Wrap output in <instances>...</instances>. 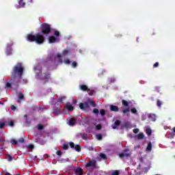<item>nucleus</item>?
Masks as SVG:
<instances>
[{"instance_id": "nucleus-1", "label": "nucleus", "mask_w": 175, "mask_h": 175, "mask_svg": "<svg viewBox=\"0 0 175 175\" xmlns=\"http://www.w3.org/2000/svg\"><path fill=\"white\" fill-rule=\"evenodd\" d=\"M27 39L29 42H36L38 44H42L44 42V37L40 34H37L36 36L29 34Z\"/></svg>"}, {"instance_id": "nucleus-2", "label": "nucleus", "mask_w": 175, "mask_h": 175, "mask_svg": "<svg viewBox=\"0 0 175 175\" xmlns=\"http://www.w3.org/2000/svg\"><path fill=\"white\" fill-rule=\"evenodd\" d=\"M95 107V103L91 100H88L87 103H80L79 107L81 110H88L90 107V105Z\"/></svg>"}, {"instance_id": "nucleus-3", "label": "nucleus", "mask_w": 175, "mask_h": 175, "mask_svg": "<svg viewBox=\"0 0 175 175\" xmlns=\"http://www.w3.org/2000/svg\"><path fill=\"white\" fill-rule=\"evenodd\" d=\"M13 75L15 76L17 75V76H19V77L23 76V66H21V64L18 63L14 66Z\"/></svg>"}, {"instance_id": "nucleus-4", "label": "nucleus", "mask_w": 175, "mask_h": 175, "mask_svg": "<svg viewBox=\"0 0 175 175\" xmlns=\"http://www.w3.org/2000/svg\"><path fill=\"white\" fill-rule=\"evenodd\" d=\"M42 33H50V25L47 24H43L42 25Z\"/></svg>"}, {"instance_id": "nucleus-5", "label": "nucleus", "mask_w": 175, "mask_h": 175, "mask_svg": "<svg viewBox=\"0 0 175 175\" xmlns=\"http://www.w3.org/2000/svg\"><path fill=\"white\" fill-rule=\"evenodd\" d=\"M70 146L71 148H75V150L76 151H78V152H80L81 150V148H80V146L79 145L75 146V144H73V142H70Z\"/></svg>"}, {"instance_id": "nucleus-6", "label": "nucleus", "mask_w": 175, "mask_h": 175, "mask_svg": "<svg viewBox=\"0 0 175 175\" xmlns=\"http://www.w3.org/2000/svg\"><path fill=\"white\" fill-rule=\"evenodd\" d=\"M96 165V161L95 160L90 161L87 165L86 167H94Z\"/></svg>"}, {"instance_id": "nucleus-7", "label": "nucleus", "mask_w": 175, "mask_h": 175, "mask_svg": "<svg viewBox=\"0 0 175 175\" xmlns=\"http://www.w3.org/2000/svg\"><path fill=\"white\" fill-rule=\"evenodd\" d=\"M130 153L129 150H124V152L122 154H120V158H124V157H129Z\"/></svg>"}, {"instance_id": "nucleus-8", "label": "nucleus", "mask_w": 175, "mask_h": 175, "mask_svg": "<svg viewBox=\"0 0 175 175\" xmlns=\"http://www.w3.org/2000/svg\"><path fill=\"white\" fill-rule=\"evenodd\" d=\"M65 107H66L69 111H71L72 110H73V106H72V105H70V103H67V104H66Z\"/></svg>"}, {"instance_id": "nucleus-9", "label": "nucleus", "mask_w": 175, "mask_h": 175, "mask_svg": "<svg viewBox=\"0 0 175 175\" xmlns=\"http://www.w3.org/2000/svg\"><path fill=\"white\" fill-rule=\"evenodd\" d=\"M75 122H76V120L74 118H71L68 120V124L70 126H72V125H75Z\"/></svg>"}, {"instance_id": "nucleus-10", "label": "nucleus", "mask_w": 175, "mask_h": 175, "mask_svg": "<svg viewBox=\"0 0 175 175\" xmlns=\"http://www.w3.org/2000/svg\"><path fill=\"white\" fill-rule=\"evenodd\" d=\"M49 43H55L57 42V38H55L54 36H51L49 38Z\"/></svg>"}, {"instance_id": "nucleus-11", "label": "nucleus", "mask_w": 175, "mask_h": 175, "mask_svg": "<svg viewBox=\"0 0 175 175\" xmlns=\"http://www.w3.org/2000/svg\"><path fill=\"white\" fill-rule=\"evenodd\" d=\"M110 109L111 111H118V107L114 106V105H111Z\"/></svg>"}, {"instance_id": "nucleus-12", "label": "nucleus", "mask_w": 175, "mask_h": 175, "mask_svg": "<svg viewBox=\"0 0 175 175\" xmlns=\"http://www.w3.org/2000/svg\"><path fill=\"white\" fill-rule=\"evenodd\" d=\"M75 174H76V175H82L83 174H82V170H81V168H77V169L75 170Z\"/></svg>"}, {"instance_id": "nucleus-13", "label": "nucleus", "mask_w": 175, "mask_h": 175, "mask_svg": "<svg viewBox=\"0 0 175 175\" xmlns=\"http://www.w3.org/2000/svg\"><path fill=\"white\" fill-rule=\"evenodd\" d=\"M148 117L151 119V121H155L157 120V116L154 114H149Z\"/></svg>"}, {"instance_id": "nucleus-14", "label": "nucleus", "mask_w": 175, "mask_h": 175, "mask_svg": "<svg viewBox=\"0 0 175 175\" xmlns=\"http://www.w3.org/2000/svg\"><path fill=\"white\" fill-rule=\"evenodd\" d=\"M80 88L82 91H87V90H88V88L85 85H81Z\"/></svg>"}, {"instance_id": "nucleus-15", "label": "nucleus", "mask_w": 175, "mask_h": 175, "mask_svg": "<svg viewBox=\"0 0 175 175\" xmlns=\"http://www.w3.org/2000/svg\"><path fill=\"white\" fill-rule=\"evenodd\" d=\"M120 122L119 120H117L116 122H115V125L112 126L113 129H116L117 126L120 125Z\"/></svg>"}, {"instance_id": "nucleus-16", "label": "nucleus", "mask_w": 175, "mask_h": 175, "mask_svg": "<svg viewBox=\"0 0 175 175\" xmlns=\"http://www.w3.org/2000/svg\"><path fill=\"white\" fill-rule=\"evenodd\" d=\"M137 138H138L139 140H142V139H144V134H143V133H139V134L137 135Z\"/></svg>"}, {"instance_id": "nucleus-17", "label": "nucleus", "mask_w": 175, "mask_h": 175, "mask_svg": "<svg viewBox=\"0 0 175 175\" xmlns=\"http://www.w3.org/2000/svg\"><path fill=\"white\" fill-rule=\"evenodd\" d=\"M151 148H152V145L151 144V143H149L146 148V150L151 151Z\"/></svg>"}, {"instance_id": "nucleus-18", "label": "nucleus", "mask_w": 175, "mask_h": 175, "mask_svg": "<svg viewBox=\"0 0 175 175\" xmlns=\"http://www.w3.org/2000/svg\"><path fill=\"white\" fill-rule=\"evenodd\" d=\"M146 133H147V135H148V136H150V135H151V129H150L149 128H146Z\"/></svg>"}, {"instance_id": "nucleus-19", "label": "nucleus", "mask_w": 175, "mask_h": 175, "mask_svg": "<svg viewBox=\"0 0 175 175\" xmlns=\"http://www.w3.org/2000/svg\"><path fill=\"white\" fill-rule=\"evenodd\" d=\"M131 113L133 114H137V110L135 108H132L131 109Z\"/></svg>"}, {"instance_id": "nucleus-20", "label": "nucleus", "mask_w": 175, "mask_h": 175, "mask_svg": "<svg viewBox=\"0 0 175 175\" xmlns=\"http://www.w3.org/2000/svg\"><path fill=\"white\" fill-rule=\"evenodd\" d=\"M122 103L123 106H126V107H127L128 105H129L128 101H126V100H123L122 101Z\"/></svg>"}, {"instance_id": "nucleus-21", "label": "nucleus", "mask_w": 175, "mask_h": 175, "mask_svg": "<svg viewBox=\"0 0 175 175\" xmlns=\"http://www.w3.org/2000/svg\"><path fill=\"white\" fill-rule=\"evenodd\" d=\"M129 111H131V109H129V108H126V109L123 110V113L124 114H126V113H129Z\"/></svg>"}, {"instance_id": "nucleus-22", "label": "nucleus", "mask_w": 175, "mask_h": 175, "mask_svg": "<svg viewBox=\"0 0 175 175\" xmlns=\"http://www.w3.org/2000/svg\"><path fill=\"white\" fill-rule=\"evenodd\" d=\"M5 158H6L7 161H8L9 162H10V161H12V156H10L9 154L7 155Z\"/></svg>"}, {"instance_id": "nucleus-23", "label": "nucleus", "mask_w": 175, "mask_h": 175, "mask_svg": "<svg viewBox=\"0 0 175 175\" xmlns=\"http://www.w3.org/2000/svg\"><path fill=\"white\" fill-rule=\"evenodd\" d=\"M18 143V142L17 141H16V139L11 140V144H16V146H17Z\"/></svg>"}, {"instance_id": "nucleus-24", "label": "nucleus", "mask_w": 175, "mask_h": 175, "mask_svg": "<svg viewBox=\"0 0 175 175\" xmlns=\"http://www.w3.org/2000/svg\"><path fill=\"white\" fill-rule=\"evenodd\" d=\"M25 5V3H21V1H19V8H24Z\"/></svg>"}, {"instance_id": "nucleus-25", "label": "nucleus", "mask_w": 175, "mask_h": 175, "mask_svg": "<svg viewBox=\"0 0 175 175\" xmlns=\"http://www.w3.org/2000/svg\"><path fill=\"white\" fill-rule=\"evenodd\" d=\"M18 98H19V100H21V99H23V98H24V95H23V94L20 93L18 94ZM20 100H18V102H20Z\"/></svg>"}, {"instance_id": "nucleus-26", "label": "nucleus", "mask_w": 175, "mask_h": 175, "mask_svg": "<svg viewBox=\"0 0 175 175\" xmlns=\"http://www.w3.org/2000/svg\"><path fill=\"white\" fill-rule=\"evenodd\" d=\"M97 140H102V135L98 134L96 135Z\"/></svg>"}, {"instance_id": "nucleus-27", "label": "nucleus", "mask_w": 175, "mask_h": 175, "mask_svg": "<svg viewBox=\"0 0 175 175\" xmlns=\"http://www.w3.org/2000/svg\"><path fill=\"white\" fill-rule=\"evenodd\" d=\"M37 128L39 131H40V129H43V126L41 124H39L37 126Z\"/></svg>"}, {"instance_id": "nucleus-28", "label": "nucleus", "mask_w": 175, "mask_h": 175, "mask_svg": "<svg viewBox=\"0 0 175 175\" xmlns=\"http://www.w3.org/2000/svg\"><path fill=\"white\" fill-rule=\"evenodd\" d=\"M120 174V172L118 171H113L112 172V175H118Z\"/></svg>"}, {"instance_id": "nucleus-29", "label": "nucleus", "mask_w": 175, "mask_h": 175, "mask_svg": "<svg viewBox=\"0 0 175 175\" xmlns=\"http://www.w3.org/2000/svg\"><path fill=\"white\" fill-rule=\"evenodd\" d=\"M161 105H162V103L159 100H157V106L159 107H161Z\"/></svg>"}, {"instance_id": "nucleus-30", "label": "nucleus", "mask_w": 175, "mask_h": 175, "mask_svg": "<svg viewBox=\"0 0 175 175\" xmlns=\"http://www.w3.org/2000/svg\"><path fill=\"white\" fill-rule=\"evenodd\" d=\"M100 114H101L102 116H105L106 111H105V110H103V109H101V110L100 111Z\"/></svg>"}, {"instance_id": "nucleus-31", "label": "nucleus", "mask_w": 175, "mask_h": 175, "mask_svg": "<svg viewBox=\"0 0 175 175\" xmlns=\"http://www.w3.org/2000/svg\"><path fill=\"white\" fill-rule=\"evenodd\" d=\"M93 112L94 113V114H98V113H99V110H98V109H94L93 110Z\"/></svg>"}, {"instance_id": "nucleus-32", "label": "nucleus", "mask_w": 175, "mask_h": 175, "mask_svg": "<svg viewBox=\"0 0 175 175\" xmlns=\"http://www.w3.org/2000/svg\"><path fill=\"white\" fill-rule=\"evenodd\" d=\"M100 158H103V159H106V155H105L104 154H100Z\"/></svg>"}, {"instance_id": "nucleus-33", "label": "nucleus", "mask_w": 175, "mask_h": 175, "mask_svg": "<svg viewBox=\"0 0 175 175\" xmlns=\"http://www.w3.org/2000/svg\"><path fill=\"white\" fill-rule=\"evenodd\" d=\"M4 126H5V123L0 124V129H2V128H4Z\"/></svg>"}, {"instance_id": "nucleus-34", "label": "nucleus", "mask_w": 175, "mask_h": 175, "mask_svg": "<svg viewBox=\"0 0 175 175\" xmlns=\"http://www.w3.org/2000/svg\"><path fill=\"white\" fill-rule=\"evenodd\" d=\"M63 150H68V145L66 144L63 145Z\"/></svg>"}, {"instance_id": "nucleus-35", "label": "nucleus", "mask_w": 175, "mask_h": 175, "mask_svg": "<svg viewBox=\"0 0 175 175\" xmlns=\"http://www.w3.org/2000/svg\"><path fill=\"white\" fill-rule=\"evenodd\" d=\"M57 155H59V157H61V155H62V152H61V151L58 150V151H57Z\"/></svg>"}, {"instance_id": "nucleus-36", "label": "nucleus", "mask_w": 175, "mask_h": 175, "mask_svg": "<svg viewBox=\"0 0 175 175\" xmlns=\"http://www.w3.org/2000/svg\"><path fill=\"white\" fill-rule=\"evenodd\" d=\"M72 65V67H73V68H76V66H77V63H76L75 62H74Z\"/></svg>"}, {"instance_id": "nucleus-37", "label": "nucleus", "mask_w": 175, "mask_h": 175, "mask_svg": "<svg viewBox=\"0 0 175 175\" xmlns=\"http://www.w3.org/2000/svg\"><path fill=\"white\" fill-rule=\"evenodd\" d=\"M66 54H68V50H64L63 51V55H66Z\"/></svg>"}, {"instance_id": "nucleus-38", "label": "nucleus", "mask_w": 175, "mask_h": 175, "mask_svg": "<svg viewBox=\"0 0 175 175\" xmlns=\"http://www.w3.org/2000/svg\"><path fill=\"white\" fill-rule=\"evenodd\" d=\"M70 62L69 61V59H66V60L64 61V63H65L66 65L69 64Z\"/></svg>"}, {"instance_id": "nucleus-39", "label": "nucleus", "mask_w": 175, "mask_h": 175, "mask_svg": "<svg viewBox=\"0 0 175 175\" xmlns=\"http://www.w3.org/2000/svg\"><path fill=\"white\" fill-rule=\"evenodd\" d=\"M55 35L56 36H59V31H55Z\"/></svg>"}, {"instance_id": "nucleus-40", "label": "nucleus", "mask_w": 175, "mask_h": 175, "mask_svg": "<svg viewBox=\"0 0 175 175\" xmlns=\"http://www.w3.org/2000/svg\"><path fill=\"white\" fill-rule=\"evenodd\" d=\"M133 132H134V133H139V129H135L133 130Z\"/></svg>"}, {"instance_id": "nucleus-41", "label": "nucleus", "mask_w": 175, "mask_h": 175, "mask_svg": "<svg viewBox=\"0 0 175 175\" xmlns=\"http://www.w3.org/2000/svg\"><path fill=\"white\" fill-rule=\"evenodd\" d=\"M28 148H29L30 150H32L33 148V145H29Z\"/></svg>"}, {"instance_id": "nucleus-42", "label": "nucleus", "mask_w": 175, "mask_h": 175, "mask_svg": "<svg viewBox=\"0 0 175 175\" xmlns=\"http://www.w3.org/2000/svg\"><path fill=\"white\" fill-rule=\"evenodd\" d=\"M96 128L97 130L100 129V128H101L100 124H98V125L96 126Z\"/></svg>"}, {"instance_id": "nucleus-43", "label": "nucleus", "mask_w": 175, "mask_h": 175, "mask_svg": "<svg viewBox=\"0 0 175 175\" xmlns=\"http://www.w3.org/2000/svg\"><path fill=\"white\" fill-rule=\"evenodd\" d=\"M10 85H11L10 83H9V82H7V83H6V87H7V88H9V87H10Z\"/></svg>"}, {"instance_id": "nucleus-44", "label": "nucleus", "mask_w": 175, "mask_h": 175, "mask_svg": "<svg viewBox=\"0 0 175 175\" xmlns=\"http://www.w3.org/2000/svg\"><path fill=\"white\" fill-rule=\"evenodd\" d=\"M10 126H13L14 125V123H13V121H10Z\"/></svg>"}, {"instance_id": "nucleus-45", "label": "nucleus", "mask_w": 175, "mask_h": 175, "mask_svg": "<svg viewBox=\"0 0 175 175\" xmlns=\"http://www.w3.org/2000/svg\"><path fill=\"white\" fill-rule=\"evenodd\" d=\"M15 109H16V107H14V105H12V106L11 107V110L14 111Z\"/></svg>"}, {"instance_id": "nucleus-46", "label": "nucleus", "mask_w": 175, "mask_h": 175, "mask_svg": "<svg viewBox=\"0 0 175 175\" xmlns=\"http://www.w3.org/2000/svg\"><path fill=\"white\" fill-rule=\"evenodd\" d=\"M169 138H170V139H173V134L170 133V134L169 135Z\"/></svg>"}, {"instance_id": "nucleus-47", "label": "nucleus", "mask_w": 175, "mask_h": 175, "mask_svg": "<svg viewBox=\"0 0 175 175\" xmlns=\"http://www.w3.org/2000/svg\"><path fill=\"white\" fill-rule=\"evenodd\" d=\"M20 143H24V138L19 139Z\"/></svg>"}, {"instance_id": "nucleus-48", "label": "nucleus", "mask_w": 175, "mask_h": 175, "mask_svg": "<svg viewBox=\"0 0 175 175\" xmlns=\"http://www.w3.org/2000/svg\"><path fill=\"white\" fill-rule=\"evenodd\" d=\"M73 103L75 105V103H77V100H75L73 101Z\"/></svg>"}, {"instance_id": "nucleus-49", "label": "nucleus", "mask_w": 175, "mask_h": 175, "mask_svg": "<svg viewBox=\"0 0 175 175\" xmlns=\"http://www.w3.org/2000/svg\"><path fill=\"white\" fill-rule=\"evenodd\" d=\"M88 92L89 95H92L91 93H90V90H88Z\"/></svg>"}, {"instance_id": "nucleus-50", "label": "nucleus", "mask_w": 175, "mask_h": 175, "mask_svg": "<svg viewBox=\"0 0 175 175\" xmlns=\"http://www.w3.org/2000/svg\"><path fill=\"white\" fill-rule=\"evenodd\" d=\"M57 57L58 58H59V57H61V55H60L59 54H57Z\"/></svg>"}, {"instance_id": "nucleus-51", "label": "nucleus", "mask_w": 175, "mask_h": 175, "mask_svg": "<svg viewBox=\"0 0 175 175\" xmlns=\"http://www.w3.org/2000/svg\"><path fill=\"white\" fill-rule=\"evenodd\" d=\"M10 54H11V53L7 52V55H10Z\"/></svg>"}, {"instance_id": "nucleus-52", "label": "nucleus", "mask_w": 175, "mask_h": 175, "mask_svg": "<svg viewBox=\"0 0 175 175\" xmlns=\"http://www.w3.org/2000/svg\"><path fill=\"white\" fill-rule=\"evenodd\" d=\"M53 113H54L55 114H57V112H55V111H54Z\"/></svg>"}]
</instances>
